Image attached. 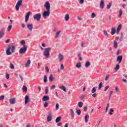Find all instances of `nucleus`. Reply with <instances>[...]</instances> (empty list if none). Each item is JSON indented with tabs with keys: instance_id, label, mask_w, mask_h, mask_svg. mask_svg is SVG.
Listing matches in <instances>:
<instances>
[{
	"instance_id": "12",
	"label": "nucleus",
	"mask_w": 127,
	"mask_h": 127,
	"mask_svg": "<svg viewBox=\"0 0 127 127\" xmlns=\"http://www.w3.org/2000/svg\"><path fill=\"white\" fill-rule=\"evenodd\" d=\"M27 28H28V29H29L30 31H32V29L33 28V25L32 24H28Z\"/></svg>"
},
{
	"instance_id": "23",
	"label": "nucleus",
	"mask_w": 127,
	"mask_h": 127,
	"mask_svg": "<svg viewBox=\"0 0 127 127\" xmlns=\"http://www.w3.org/2000/svg\"><path fill=\"white\" fill-rule=\"evenodd\" d=\"M54 79V78L53 77V75L51 74L49 76V80L50 82L53 81V80Z\"/></svg>"
},
{
	"instance_id": "2",
	"label": "nucleus",
	"mask_w": 127,
	"mask_h": 127,
	"mask_svg": "<svg viewBox=\"0 0 127 127\" xmlns=\"http://www.w3.org/2000/svg\"><path fill=\"white\" fill-rule=\"evenodd\" d=\"M11 49V52L14 53L15 51V47L13 45H8L7 48L6 49V53L7 55H11V52H10V50Z\"/></svg>"
},
{
	"instance_id": "1",
	"label": "nucleus",
	"mask_w": 127,
	"mask_h": 127,
	"mask_svg": "<svg viewBox=\"0 0 127 127\" xmlns=\"http://www.w3.org/2000/svg\"><path fill=\"white\" fill-rule=\"evenodd\" d=\"M44 6L46 8L47 11H44L43 16L44 18H46V16H49L50 15V3L48 1L46 2Z\"/></svg>"
},
{
	"instance_id": "54",
	"label": "nucleus",
	"mask_w": 127,
	"mask_h": 127,
	"mask_svg": "<svg viewBox=\"0 0 127 127\" xmlns=\"http://www.w3.org/2000/svg\"><path fill=\"white\" fill-rule=\"evenodd\" d=\"M3 99H4V96L1 95V96L0 97V100L1 101H2V100H3Z\"/></svg>"
},
{
	"instance_id": "19",
	"label": "nucleus",
	"mask_w": 127,
	"mask_h": 127,
	"mask_svg": "<svg viewBox=\"0 0 127 127\" xmlns=\"http://www.w3.org/2000/svg\"><path fill=\"white\" fill-rule=\"evenodd\" d=\"M61 119H62V117H61V116L58 117L56 119V123H59V122H60V121H61Z\"/></svg>"
},
{
	"instance_id": "32",
	"label": "nucleus",
	"mask_w": 127,
	"mask_h": 127,
	"mask_svg": "<svg viewBox=\"0 0 127 127\" xmlns=\"http://www.w3.org/2000/svg\"><path fill=\"white\" fill-rule=\"evenodd\" d=\"M60 88L62 89L64 92H66V87H65V86L63 85L62 87H60Z\"/></svg>"
},
{
	"instance_id": "5",
	"label": "nucleus",
	"mask_w": 127,
	"mask_h": 127,
	"mask_svg": "<svg viewBox=\"0 0 127 127\" xmlns=\"http://www.w3.org/2000/svg\"><path fill=\"white\" fill-rule=\"evenodd\" d=\"M26 50H27V47H26V46H24L23 48H21L19 50V53L20 54H23V53L26 52Z\"/></svg>"
},
{
	"instance_id": "41",
	"label": "nucleus",
	"mask_w": 127,
	"mask_h": 127,
	"mask_svg": "<svg viewBox=\"0 0 127 127\" xmlns=\"http://www.w3.org/2000/svg\"><path fill=\"white\" fill-rule=\"evenodd\" d=\"M109 77H110V74H107L105 78V81H108V80H109Z\"/></svg>"
},
{
	"instance_id": "15",
	"label": "nucleus",
	"mask_w": 127,
	"mask_h": 127,
	"mask_svg": "<svg viewBox=\"0 0 127 127\" xmlns=\"http://www.w3.org/2000/svg\"><path fill=\"white\" fill-rule=\"evenodd\" d=\"M9 102L11 105H13L15 104V98H11L9 100Z\"/></svg>"
},
{
	"instance_id": "33",
	"label": "nucleus",
	"mask_w": 127,
	"mask_h": 127,
	"mask_svg": "<svg viewBox=\"0 0 127 127\" xmlns=\"http://www.w3.org/2000/svg\"><path fill=\"white\" fill-rule=\"evenodd\" d=\"M49 92V90L48 89V87H46L45 88V94L46 95H47L48 94V92Z\"/></svg>"
},
{
	"instance_id": "3",
	"label": "nucleus",
	"mask_w": 127,
	"mask_h": 127,
	"mask_svg": "<svg viewBox=\"0 0 127 127\" xmlns=\"http://www.w3.org/2000/svg\"><path fill=\"white\" fill-rule=\"evenodd\" d=\"M50 50H51V48H47L45 49L44 55L46 57V58H49V57L50 56Z\"/></svg>"
},
{
	"instance_id": "57",
	"label": "nucleus",
	"mask_w": 127,
	"mask_h": 127,
	"mask_svg": "<svg viewBox=\"0 0 127 127\" xmlns=\"http://www.w3.org/2000/svg\"><path fill=\"white\" fill-rule=\"evenodd\" d=\"M6 78L7 79H9V74L8 73L6 74Z\"/></svg>"
},
{
	"instance_id": "38",
	"label": "nucleus",
	"mask_w": 127,
	"mask_h": 127,
	"mask_svg": "<svg viewBox=\"0 0 127 127\" xmlns=\"http://www.w3.org/2000/svg\"><path fill=\"white\" fill-rule=\"evenodd\" d=\"M111 6H112V3H109V4L107 6V9H110V8H111Z\"/></svg>"
},
{
	"instance_id": "61",
	"label": "nucleus",
	"mask_w": 127,
	"mask_h": 127,
	"mask_svg": "<svg viewBox=\"0 0 127 127\" xmlns=\"http://www.w3.org/2000/svg\"><path fill=\"white\" fill-rule=\"evenodd\" d=\"M87 110H88V108H87V107H85L84 108V111L85 112H87Z\"/></svg>"
},
{
	"instance_id": "4",
	"label": "nucleus",
	"mask_w": 127,
	"mask_h": 127,
	"mask_svg": "<svg viewBox=\"0 0 127 127\" xmlns=\"http://www.w3.org/2000/svg\"><path fill=\"white\" fill-rule=\"evenodd\" d=\"M20 5H22V0H19L17 2L15 6L16 10H19Z\"/></svg>"
},
{
	"instance_id": "25",
	"label": "nucleus",
	"mask_w": 127,
	"mask_h": 127,
	"mask_svg": "<svg viewBox=\"0 0 127 127\" xmlns=\"http://www.w3.org/2000/svg\"><path fill=\"white\" fill-rule=\"evenodd\" d=\"M22 90L23 92H25V93H26L27 92V87L26 86H23L22 88Z\"/></svg>"
},
{
	"instance_id": "46",
	"label": "nucleus",
	"mask_w": 127,
	"mask_h": 127,
	"mask_svg": "<svg viewBox=\"0 0 127 127\" xmlns=\"http://www.w3.org/2000/svg\"><path fill=\"white\" fill-rule=\"evenodd\" d=\"M103 32H104L105 35L107 36V37L109 36V34H108V32H107V31L104 30V31H103Z\"/></svg>"
},
{
	"instance_id": "35",
	"label": "nucleus",
	"mask_w": 127,
	"mask_h": 127,
	"mask_svg": "<svg viewBox=\"0 0 127 127\" xmlns=\"http://www.w3.org/2000/svg\"><path fill=\"white\" fill-rule=\"evenodd\" d=\"M44 83H47V76L46 75L44 76Z\"/></svg>"
},
{
	"instance_id": "18",
	"label": "nucleus",
	"mask_w": 127,
	"mask_h": 127,
	"mask_svg": "<svg viewBox=\"0 0 127 127\" xmlns=\"http://www.w3.org/2000/svg\"><path fill=\"white\" fill-rule=\"evenodd\" d=\"M114 48L116 49H117V48H118V42L117 41V40H114Z\"/></svg>"
},
{
	"instance_id": "17",
	"label": "nucleus",
	"mask_w": 127,
	"mask_h": 127,
	"mask_svg": "<svg viewBox=\"0 0 127 127\" xmlns=\"http://www.w3.org/2000/svg\"><path fill=\"white\" fill-rule=\"evenodd\" d=\"M31 61L30 60H28L27 63L25 64V67H29V65H30Z\"/></svg>"
},
{
	"instance_id": "22",
	"label": "nucleus",
	"mask_w": 127,
	"mask_h": 127,
	"mask_svg": "<svg viewBox=\"0 0 127 127\" xmlns=\"http://www.w3.org/2000/svg\"><path fill=\"white\" fill-rule=\"evenodd\" d=\"M122 15H123V10H122V9H120L119 10V15L118 17H122Z\"/></svg>"
},
{
	"instance_id": "62",
	"label": "nucleus",
	"mask_w": 127,
	"mask_h": 127,
	"mask_svg": "<svg viewBox=\"0 0 127 127\" xmlns=\"http://www.w3.org/2000/svg\"><path fill=\"white\" fill-rule=\"evenodd\" d=\"M62 125V123H59L58 124L57 126L60 127Z\"/></svg>"
},
{
	"instance_id": "56",
	"label": "nucleus",
	"mask_w": 127,
	"mask_h": 127,
	"mask_svg": "<svg viewBox=\"0 0 127 127\" xmlns=\"http://www.w3.org/2000/svg\"><path fill=\"white\" fill-rule=\"evenodd\" d=\"M61 70H64V65H63V64H61Z\"/></svg>"
},
{
	"instance_id": "24",
	"label": "nucleus",
	"mask_w": 127,
	"mask_h": 127,
	"mask_svg": "<svg viewBox=\"0 0 127 127\" xmlns=\"http://www.w3.org/2000/svg\"><path fill=\"white\" fill-rule=\"evenodd\" d=\"M116 33V29L115 28H112V31H111V34L112 35H114Z\"/></svg>"
},
{
	"instance_id": "27",
	"label": "nucleus",
	"mask_w": 127,
	"mask_h": 127,
	"mask_svg": "<svg viewBox=\"0 0 127 127\" xmlns=\"http://www.w3.org/2000/svg\"><path fill=\"white\" fill-rule=\"evenodd\" d=\"M90 116H89V115H86L85 116V123H88V119H89Z\"/></svg>"
},
{
	"instance_id": "51",
	"label": "nucleus",
	"mask_w": 127,
	"mask_h": 127,
	"mask_svg": "<svg viewBox=\"0 0 127 127\" xmlns=\"http://www.w3.org/2000/svg\"><path fill=\"white\" fill-rule=\"evenodd\" d=\"M96 16V14L95 13H92L91 14V17L92 18H94Z\"/></svg>"
},
{
	"instance_id": "6",
	"label": "nucleus",
	"mask_w": 127,
	"mask_h": 127,
	"mask_svg": "<svg viewBox=\"0 0 127 127\" xmlns=\"http://www.w3.org/2000/svg\"><path fill=\"white\" fill-rule=\"evenodd\" d=\"M34 19L37 20V21H39L40 19L41 18V14L37 13L34 15Z\"/></svg>"
},
{
	"instance_id": "60",
	"label": "nucleus",
	"mask_w": 127,
	"mask_h": 127,
	"mask_svg": "<svg viewBox=\"0 0 127 127\" xmlns=\"http://www.w3.org/2000/svg\"><path fill=\"white\" fill-rule=\"evenodd\" d=\"M79 3H80L81 4L84 3V0H80Z\"/></svg>"
},
{
	"instance_id": "49",
	"label": "nucleus",
	"mask_w": 127,
	"mask_h": 127,
	"mask_svg": "<svg viewBox=\"0 0 127 127\" xmlns=\"http://www.w3.org/2000/svg\"><path fill=\"white\" fill-rule=\"evenodd\" d=\"M45 70H46V72H47V73L49 72V68H48V66L45 67Z\"/></svg>"
},
{
	"instance_id": "39",
	"label": "nucleus",
	"mask_w": 127,
	"mask_h": 127,
	"mask_svg": "<svg viewBox=\"0 0 127 127\" xmlns=\"http://www.w3.org/2000/svg\"><path fill=\"white\" fill-rule=\"evenodd\" d=\"M78 58H79V60H80V61H82V60H83V59H82V57H81V54L80 53H78Z\"/></svg>"
},
{
	"instance_id": "28",
	"label": "nucleus",
	"mask_w": 127,
	"mask_h": 127,
	"mask_svg": "<svg viewBox=\"0 0 127 127\" xmlns=\"http://www.w3.org/2000/svg\"><path fill=\"white\" fill-rule=\"evenodd\" d=\"M61 33V31H59L58 32H57V34H56V36H55V38H57L60 35Z\"/></svg>"
},
{
	"instance_id": "31",
	"label": "nucleus",
	"mask_w": 127,
	"mask_h": 127,
	"mask_svg": "<svg viewBox=\"0 0 127 127\" xmlns=\"http://www.w3.org/2000/svg\"><path fill=\"white\" fill-rule=\"evenodd\" d=\"M96 91L97 89H96V87H93L91 90V93H92V94H94V93H96Z\"/></svg>"
},
{
	"instance_id": "42",
	"label": "nucleus",
	"mask_w": 127,
	"mask_h": 127,
	"mask_svg": "<svg viewBox=\"0 0 127 127\" xmlns=\"http://www.w3.org/2000/svg\"><path fill=\"white\" fill-rule=\"evenodd\" d=\"M10 69H14V65H13V64H10Z\"/></svg>"
},
{
	"instance_id": "7",
	"label": "nucleus",
	"mask_w": 127,
	"mask_h": 127,
	"mask_svg": "<svg viewBox=\"0 0 127 127\" xmlns=\"http://www.w3.org/2000/svg\"><path fill=\"white\" fill-rule=\"evenodd\" d=\"M31 13V11H29L27 13L25 19V22H27V21H28V19H29V15H30Z\"/></svg>"
},
{
	"instance_id": "64",
	"label": "nucleus",
	"mask_w": 127,
	"mask_h": 127,
	"mask_svg": "<svg viewBox=\"0 0 127 127\" xmlns=\"http://www.w3.org/2000/svg\"><path fill=\"white\" fill-rule=\"evenodd\" d=\"M9 43V39H7V40L5 41V43Z\"/></svg>"
},
{
	"instance_id": "47",
	"label": "nucleus",
	"mask_w": 127,
	"mask_h": 127,
	"mask_svg": "<svg viewBox=\"0 0 127 127\" xmlns=\"http://www.w3.org/2000/svg\"><path fill=\"white\" fill-rule=\"evenodd\" d=\"M117 29L118 30H121V29H122V24H120L117 28Z\"/></svg>"
},
{
	"instance_id": "53",
	"label": "nucleus",
	"mask_w": 127,
	"mask_h": 127,
	"mask_svg": "<svg viewBox=\"0 0 127 127\" xmlns=\"http://www.w3.org/2000/svg\"><path fill=\"white\" fill-rule=\"evenodd\" d=\"M109 88H110V86H106L105 88L104 89V91L106 92V91L108 90V89H109Z\"/></svg>"
},
{
	"instance_id": "55",
	"label": "nucleus",
	"mask_w": 127,
	"mask_h": 127,
	"mask_svg": "<svg viewBox=\"0 0 127 127\" xmlns=\"http://www.w3.org/2000/svg\"><path fill=\"white\" fill-rule=\"evenodd\" d=\"M115 90L116 91V92H120V90H119V87L118 86H116L115 87Z\"/></svg>"
},
{
	"instance_id": "13",
	"label": "nucleus",
	"mask_w": 127,
	"mask_h": 127,
	"mask_svg": "<svg viewBox=\"0 0 127 127\" xmlns=\"http://www.w3.org/2000/svg\"><path fill=\"white\" fill-rule=\"evenodd\" d=\"M51 120H52V115L51 113H50L47 117V122H51Z\"/></svg>"
},
{
	"instance_id": "30",
	"label": "nucleus",
	"mask_w": 127,
	"mask_h": 127,
	"mask_svg": "<svg viewBox=\"0 0 127 127\" xmlns=\"http://www.w3.org/2000/svg\"><path fill=\"white\" fill-rule=\"evenodd\" d=\"M76 67H77V68H81V63H77L76 64Z\"/></svg>"
},
{
	"instance_id": "36",
	"label": "nucleus",
	"mask_w": 127,
	"mask_h": 127,
	"mask_svg": "<svg viewBox=\"0 0 127 127\" xmlns=\"http://www.w3.org/2000/svg\"><path fill=\"white\" fill-rule=\"evenodd\" d=\"M102 87H103V82H100L99 85V90H101V89H102Z\"/></svg>"
},
{
	"instance_id": "44",
	"label": "nucleus",
	"mask_w": 127,
	"mask_h": 127,
	"mask_svg": "<svg viewBox=\"0 0 127 127\" xmlns=\"http://www.w3.org/2000/svg\"><path fill=\"white\" fill-rule=\"evenodd\" d=\"M48 103H47V102H45V103H44V108H47V107H48Z\"/></svg>"
},
{
	"instance_id": "16",
	"label": "nucleus",
	"mask_w": 127,
	"mask_h": 127,
	"mask_svg": "<svg viewBox=\"0 0 127 127\" xmlns=\"http://www.w3.org/2000/svg\"><path fill=\"white\" fill-rule=\"evenodd\" d=\"M100 7L102 9H103V8H104V0H101Z\"/></svg>"
},
{
	"instance_id": "50",
	"label": "nucleus",
	"mask_w": 127,
	"mask_h": 127,
	"mask_svg": "<svg viewBox=\"0 0 127 127\" xmlns=\"http://www.w3.org/2000/svg\"><path fill=\"white\" fill-rule=\"evenodd\" d=\"M55 88H56V86H55V85H53L51 87V90H53V89H55Z\"/></svg>"
},
{
	"instance_id": "10",
	"label": "nucleus",
	"mask_w": 127,
	"mask_h": 127,
	"mask_svg": "<svg viewBox=\"0 0 127 127\" xmlns=\"http://www.w3.org/2000/svg\"><path fill=\"white\" fill-rule=\"evenodd\" d=\"M4 35V29H2L1 31H0V38L3 37Z\"/></svg>"
},
{
	"instance_id": "14",
	"label": "nucleus",
	"mask_w": 127,
	"mask_h": 127,
	"mask_svg": "<svg viewBox=\"0 0 127 127\" xmlns=\"http://www.w3.org/2000/svg\"><path fill=\"white\" fill-rule=\"evenodd\" d=\"M49 100V96H44L43 97V101L44 102H46Z\"/></svg>"
},
{
	"instance_id": "29",
	"label": "nucleus",
	"mask_w": 127,
	"mask_h": 127,
	"mask_svg": "<svg viewBox=\"0 0 127 127\" xmlns=\"http://www.w3.org/2000/svg\"><path fill=\"white\" fill-rule=\"evenodd\" d=\"M120 69V65L119 64H116V66L115 68V71H118Z\"/></svg>"
},
{
	"instance_id": "43",
	"label": "nucleus",
	"mask_w": 127,
	"mask_h": 127,
	"mask_svg": "<svg viewBox=\"0 0 127 127\" xmlns=\"http://www.w3.org/2000/svg\"><path fill=\"white\" fill-rule=\"evenodd\" d=\"M76 114L78 115H81V110L80 109L76 110Z\"/></svg>"
},
{
	"instance_id": "59",
	"label": "nucleus",
	"mask_w": 127,
	"mask_h": 127,
	"mask_svg": "<svg viewBox=\"0 0 127 127\" xmlns=\"http://www.w3.org/2000/svg\"><path fill=\"white\" fill-rule=\"evenodd\" d=\"M92 96L93 98H96L97 97V94L96 93H93Z\"/></svg>"
},
{
	"instance_id": "45",
	"label": "nucleus",
	"mask_w": 127,
	"mask_h": 127,
	"mask_svg": "<svg viewBox=\"0 0 127 127\" xmlns=\"http://www.w3.org/2000/svg\"><path fill=\"white\" fill-rule=\"evenodd\" d=\"M59 104L57 103L56 104V110L57 111V110H59Z\"/></svg>"
},
{
	"instance_id": "21",
	"label": "nucleus",
	"mask_w": 127,
	"mask_h": 127,
	"mask_svg": "<svg viewBox=\"0 0 127 127\" xmlns=\"http://www.w3.org/2000/svg\"><path fill=\"white\" fill-rule=\"evenodd\" d=\"M90 65H91V64H90V62L87 61L86 62L85 66L86 68H88V67H89V66H90Z\"/></svg>"
},
{
	"instance_id": "9",
	"label": "nucleus",
	"mask_w": 127,
	"mask_h": 127,
	"mask_svg": "<svg viewBox=\"0 0 127 127\" xmlns=\"http://www.w3.org/2000/svg\"><path fill=\"white\" fill-rule=\"evenodd\" d=\"M117 61L119 64L122 63V61H123V56H118L117 57Z\"/></svg>"
},
{
	"instance_id": "63",
	"label": "nucleus",
	"mask_w": 127,
	"mask_h": 127,
	"mask_svg": "<svg viewBox=\"0 0 127 127\" xmlns=\"http://www.w3.org/2000/svg\"><path fill=\"white\" fill-rule=\"evenodd\" d=\"M21 26H22V27H23V28H24V27H25V24L22 23L21 24Z\"/></svg>"
},
{
	"instance_id": "48",
	"label": "nucleus",
	"mask_w": 127,
	"mask_h": 127,
	"mask_svg": "<svg viewBox=\"0 0 127 127\" xmlns=\"http://www.w3.org/2000/svg\"><path fill=\"white\" fill-rule=\"evenodd\" d=\"M12 27V26H11V25L8 26V31H11Z\"/></svg>"
},
{
	"instance_id": "37",
	"label": "nucleus",
	"mask_w": 127,
	"mask_h": 127,
	"mask_svg": "<svg viewBox=\"0 0 127 127\" xmlns=\"http://www.w3.org/2000/svg\"><path fill=\"white\" fill-rule=\"evenodd\" d=\"M20 44L21 45H23V46H25V41L24 40H22L21 42H20Z\"/></svg>"
},
{
	"instance_id": "26",
	"label": "nucleus",
	"mask_w": 127,
	"mask_h": 127,
	"mask_svg": "<svg viewBox=\"0 0 127 127\" xmlns=\"http://www.w3.org/2000/svg\"><path fill=\"white\" fill-rule=\"evenodd\" d=\"M70 112L71 114L72 119H74L75 115L74 114V111H73V109H70Z\"/></svg>"
},
{
	"instance_id": "58",
	"label": "nucleus",
	"mask_w": 127,
	"mask_h": 127,
	"mask_svg": "<svg viewBox=\"0 0 127 127\" xmlns=\"http://www.w3.org/2000/svg\"><path fill=\"white\" fill-rule=\"evenodd\" d=\"M113 93H114L113 92V91H110V94L109 95V100H110V99H111V95H113Z\"/></svg>"
},
{
	"instance_id": "40",
	"label": "nucleus",
	"mask_w": 127,
	"mask_h": 127,
	"mask_svg": "<svg viewBox=\"0 0 127 127\" xmlns=\"http://www.w3.org/2000/svg\"><path fill=\"white\" fill-rule=\"evenodd\" d=\"M109 107H110V104L108 103L107 106L106 107V113L108 112V111L109 110Z\"/></svg>"
},
{
	"instance_id": "8",
	"label": "nucleus",
	"mask_w": 127,
	"mask_h": 127,
	"mask_svg": "<svg viewBox=\"0 0 127 127\" xmlns=\"http://www.w3.org/2000/svg\"><path fill=\"white\" fill-rule=\"evenodd\" d=\"M29 102H30V99H29V96H28V95H26L25 98V104L26 105H27V104H28Z\"/></svg>"
},
{
	"instance_id": "11",
	"label": "nucleus",
	"mask_w": 127,
	"mask_h": 127,
	"mask_svg": "<svg viewBox=\"0 0 127 127\" xmlns=\"http://www.w3.org/2000/svg\"><path fill=\"white\" fill-rule=\"evenodd\" d=\"M59 59L60 62H61L63 59H64V56H63V55L61 54H59Z\"/></svg>"
},
{
	"instance_id": "52",
	"label": "nucleus",
	"mask_w": 127,
	"mask_h": 127,
	"mask_svg": "<svg viewBox=\"0 0 127 127\" xmlns=\"http://www.w3.org/2000/svg\"><path fill=\"white\" fill-rule=\"evenodd\" d=\"M124 37V36L123 35V33H121V37L120 39V41H123V38Z\"/></svg>"
},
{
	"instance_id": "20",
	"label": "nucleus",
	"mask_w": 127,
	"mask_h": 127,
	"mask_svg": "<svg viewBox=\"0 0 127 127\" xmlns=\"http://www.w3.org/2000/svg\"><path fill=\"white\" fill-rule=\"evenodd\" d=\"M69 18H70V17L69 16V14H66L64 17L65 20H66V21H68V20H69Z\"/></svg>"
},
{
	"instance_id": "34",
	"label": "nucleus",
	"mask_w": 127,
	"mask_h": 127,
	"mask_svg": "<svg viewBox=\"0 0 127 127\" xmlns=\"http://www.w3.org/2000/svg\"><path fill=\"white\" fill-rule=\"evenodd\" d=\"M78 105L79 108H82V107H83V102H78Z\"/></svg>"
}]
</instances>
